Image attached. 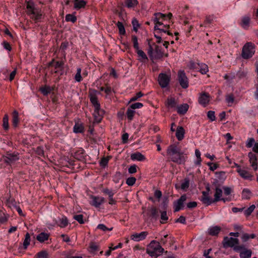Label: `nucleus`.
Returning a JSON list of instances; mask_svg holds the SVG:
<instances>
[{
	"instance_id": "4be33fe9",
	"label": "nucleus",
	"mask_w": 258,
	"mask_h": 258,
	"mask_svg": "<svg viewBox=\"0 0 258 258\" xmlns=\"http://www.w3.org/2000/svg\"><path fill=\"white\" fill-rule=\"evenodd\" d=\"M185 130L182 126H178L175 136L178 141H181L184 137Z\"/></svg>"
},
{
	"instance_id": "680f3d73",
	"label": "nucleus",
	"mask_w": 258,
	"mask_h": 258,
	"mask_svg": "<svg viewBox=\"0 0 258 258\" xmlns=\"http://www.w3.org/2000/svg\"><path fill=\"white\" fill-rule=\"evenodd\" d=\"M189 185V181L188 179H185L184 182L181 184V188L185 190L188 188Z\"/></svg>"
},
{
	"instance_id": "c9c22d12",
	"label": "nucleus",
	"mask_w": 258,
	"mask_h": 258,
	"mask_svg": "<svg viewBox=\"0 0 258 258\" xmlns=\"http://www.w3.org/2000/svg\"><path fill=\"white\" fill-rule=\"evenodd\" d=\"M40 91L43 95H47L52 91L51 88L47 85H44L40 88Z\"/></svg>"
},
{
	"instance_id": "3c124183",
	"label": "nucleus",
	"mask_w": 258,
	"mask_h": 258,
	"mask_svg": "<svg viewBox=\"0 0 258 258\" xmlns=\"http://www.w3.org/2000/svg\"><path fill=\"white\" fill-rule=\"evenodd\" d=\"M255 237V235L254 234H251L250 235H249L247 233H245L243 234V235L241 237V239L243 241H247L249 238L253 239Z\"/></svg>"
},
{
	"instance_id": "052dcab7",
	"label": "nucleus",
	"mask_w": 258,
	"mask_h": 258,
	"mask_svg": "<svg viewBox=\"0 0 258 258\" xmlns=\"http://www.w3.org/2000/svg\"><path fill=\"white\" fill-rule=\"evenodd\" d=\"M74 218L80 224H83L84 223L83 215L82 214L75 215Z\"/></svg>"
},
{
	"instance_id": "ea45409f",
	"label": "nucleus",
	"mask_w": 258,
	"mask_h": 258,
	"mask_svg": "<svg viewBox=\"0 0 258 258\" xmlns=\"http://www.w3.org/2000/svg\"><path fill=\"white\" fill-rule=\"evenodd\" d=\"M195 155L197 157V161H196L195 164L198 165H200L201 164L202 160L201 157V154L199 149H196Z\"/></svg>"
},
{
	"instance_id": "13d9d810",
	"label": "nucleus",
	"mask_w": 258,
	"mask_h": 258,
	"mask_svg": "<svg viewBox=\"0 0 258 258\" xmlns=\"http://www.w3.org/2000/svg\"><path fill=\"white\" fill-rule=\"evenodd\" d=\"M136 181V179L135 177H129L126 179V183L129 186L133 185Z\"/></svg>"
},
{
	"instance_id": "4c0bfd02",
	"label": "nucleus",
	"mask_w": 258,
	"mask_h": 258,
	"mask_svg": "<svg viewBox=\"0 0 258 258\" xmlns=\"http://www.w3.org/2000/svg\"><path fill=\"white\" fill-rule=\"evenodd\" d=\"M214 19H215V17L213 15L206 16L205 20L204 22V24L200 25V27H203V25H206L207 24H209L212 23L214 21Z\"/></svg>"
},
{
	"instance_id": "2eb2a0df",
	"label": "nucleus",
	"mask_w": 258,
	"mask_h": 258,
	"mask_svg": "<svg viewBox=\"0 0 258 258\" xmlns=\"http://www.w3.org/2000/svg\"><path fill=\"white\" fill-rule=\"evenodd\" d=\"M148 233L147 231H143L141 233H135L131 235V239L135 241H140L146 238Z\"/></svg>"
},
{
	"instance_id": "de8ad7c7",
	"label": "nucleus",
	"mask_w": 258,
	"mask_h": 258,
	"mask_svg": "<svg viewBox=\"0 0 258 258\" xmlns=\"http://www.w3.org/2000/svg\"><path fill=\"white\" fill-rule=\"evenodd\" d=\"M30 236L29 233H27L25 235V239L23 242V245L25 248L30 244Z\"/></svg>"
},
{
	"instance_id": "393cba45",
	"label": "nucleus",
	"mask_w": 258,
	"mask_h": 258,
	"mask_svg": "<svg viewBox=\"0 0 258 258\" xmlns=\"http://www.w3.org/2000/svg\"><path fill=\"white\" fill-rule=\"evenodd\" d=\"M136 51L139 57L138 59L139 61L141 62H145L148 60V57L143 50L138 49L136 50Z\"/></svg>"
},
{
	"instance_id": "5fc2aeb1",
	"label": "nucleus",
	"mask_w": 258,
	"mask_h": 258,
	"mask_svg": "<svg viewBox=\"0 0 258 258\" xmlns=\"http://www.w3.org/2000/svg\"><path fill=\"white\" fill-rule=\"evenodd\" d=\"M143 96L141 92L137 93L135 96H133L130 100L129 103L135 101Z\"/></svg>"
},
{
	"instance_id": "c756f323",
	"label": "nucleus",
	"mask_w": 258,
	"mask_h": 258,
	"mask_svg": "<svg viewBox=\"0 0 258 258\" xmlns=\"http://www.w3.org/2000/svg\"><path fill=\"white\" fill-rule=\"evenodd\" d=\"M221 230V228L219 226H214L210 227L209 229V234L212 236H216L218 234Z\"/></svg>"
},
{
	"instance_id": "f03ea898",
	"label": "nucleus",
	"mask_w": 258,
	"mask_h": 258,
	"mask_svg": "<svg viewBox=\"0 0 258 258\" xmlns=\"http://www.w3.org/2000/svg\"><path fill=\"white\" fill-rule=\"evenodd\" d=\"M97 94V91L95 90H91L89 92L90 100L94 107L93 116L95 120L99 122L101 120L104 113L100 108V104L98 101Z\"/></svg>"
},
{
	"instance_id": "72a5a7b5",
	"label": "nucleus",
	"mask_w": 258,
	"mask_h": 258,
	"mask_svg": "<svg viewBox=\"0 0 258 258\" xmlns=\"http://www.w3.org/2000/svg\"><path fill=\"white\" fill-rule=\"evenodd\" d=\"M69 222L66 216H62L59 219L58 225L61 228H64L68 225Z\"/></svg>"
},
{
	"instance_id": "cd10ccee",
	"label": "nucleus",
	"mask_w": 258,
	"mask_h": 258,
	"mask_svg": "<svg viewBox=\"0 0 258 258\" xmlns=\"http://www.w3.org/2000/svg\"><path fill=\"white\" fill-rule=\"evenodd\" d=\"M131 159L133 160L144 161L145 160V156L139 152L135 153L131 155Z\"/></svg>"
},
{
	"instance_id": "e433bc0d",
	"label": "nucleus",
	"mask_w": 258,
	"mask_h": 258,
	"mask_svg": "<svg viewBox=\"0 0 258 258\" xmlns=\"http://www.w3.org/2000/svg\"><path fill=\"white\" fill-rule=\"evenodd\" d=\"M74 132L75 133H81L84 132V126L82 124L76 123L73 128Z\"/></svg>"
},
{
	"instance_id": "c85d7f7f",
	"label": "nucleus",
	"mask_w": 258,
	"mask_h": 258,
	"mask_svg": "<svg viewBox=\"0 0 258 258\" xmlns=\"http://www.w3.org/2000/svg\"><path fill=\"white\" fill-rule=\"evenodd\" d=\"M154 53L155 49L153 50V48L150 46L149 49H148V54L149 57H150L151 59L153 61L154 59L161 58V55H160V54L154 55Z\"/></svg>"
},
{
	"instance_id": "bf43d9fd",
	"label": "nucleus",
	"mask_w": 258,
	"mask_h": 258,
	"mask_svg": "<svg viewBox=\"0 0 258 258\" xmlns=\"http://www.w3.org/2000/svg\"><path fill=\"white\" fill-rule=\"evenodd\" d=\"M207 165L209 167V169H210V170L213 171L217 169L219 166L217 163L211 162L208 163Z\"/></svg>"
},
{
	"instance_id": "473e14b6",
	"label": "nucleus",
	"mask_w": 258,
	"mask_h": 258,
	"mask_svg": "<svg viewBox=\"0 0 258 258\" xmlns=\"http://www.w3.org/2000/svg\"><path fill=\"white\" fill-rule=\"evenodd\" d=\"M13 125L15 127H17L19 122V113L16 110L14 111L13 112Z\"/></svg>"
},
{
	"instance_id": "412c9836",
	"label": "nucleus",
	"mask_w": 258,
	"mask_h": 258,
	"mask_svg": "<svg viewBox=\"0 0 258 258\" xmlns=\"http://www.w3.org/2000/svg\"><path fill=\"white\" fill-rule=\"evenodd\" d=\"M189 108V105L184 103L176 107L177 112L180 115H184L186 113Z\"/></svg>"
},
{
	"instance_id": "f3484780",
	"label": "nucleus",
	"mask_w": 258,
	"mask_h": 258,
	"mask_svg": "<svg viewBox=\"0 0 258 258\" xmlns=\"http://www.w3.org/2000/svg\"><path fill=\"white\" fill-rule=\"evenodd\" d=\"M92 201L91 205L95 207H99V206L104 202V198L101 197L92 196L91 198Z\"/></svg>"
},
{
	"instance_id": "c03bdc74",
	"label": "nucleus",
	"mask_w": 258,
	"mask_h": 258,
	"mask_svg": "<svg viewBox=\"0 0 258 258\" xmlns=\"http://www.w3.org/2000/svg\"><path fill=\"white\" fill-rule=\"evenodd\" d=\"M226 101L228 105L231 106L234 102V97L233 94H229L226 96Z\"/></svg>"
},
{
	"instance_id": "5701e85b",
	"label": "nucleus",
	"mask_w": 258,
	"mask_h": 258,
	"mask_svg": "<svg viewBox=\"0 0 258 258\" xmlns=\"http://www.w3.org/2000/svg\"><path fill=\"white\" fill-rule=\"evenodd\" d=\"M50 236L49 233L41 232L37 235L36 239L40 242L42 243L47 240Z\"/></svg>"
},
{
	"instance_id": "2f4dec72",
	"label": "nucleus",
	"mask_w": 258,
	"mask_h": 258,
	"mask_svg": "<svg viewBox=\"0 0 258 258\" xmlns=\"http://www.w3.org/2000/svg\"><path fill=\"white\" fill-rule=\"evenodd\" d=\"M86 5V2L83 0H75L74 2V7L77 9L84 8Z\"/></svg>"
},
{
	"instance_id": "b1692460",
	"label": "nucleus",
	"mask_w": 258,
	"mask_h": 258,
	"mask_svg": "<svg viewBox=\"0 0 258 258\" xmlns=\"http://www.w3.org/2000/svg\"><path fill=\"white\" fill-rule=\"evenodd\" d=\"M177 105V102H176L175 99L173 97H168L165 102V105L167 107L169 108H176Z\"/></svg>"
},
{
	"instance_id": "a878e982",
	"label": "nucleus",
	"mask_w": 258,
	"mask_h": 258,
	"mask_svg": "<svg viewBox=\"0 0 258 258\" xmlns=\"http://www.w3.org/2000/svg\"><path fill=\"white\" fill-rule=\"evenodd\" d=\"M222 195V190L218 187L216 188L215 192L214 194V202H217L223 200L221 197Z\"/></svg>"
},
{
	"instance_id": "37998d69",
	"label": "nucleus",
	"mask_w": 258,
	"mask_h": 258,
	"mask_svg": "<svg viewBox=\"0 0 258 258\" xmlns=\"http://www.w3.org/2000/svg\"><path fill=\"white\" fill-rule=\"evenodd\" d=\"M135 113V111L132 109L131 107L128 108L126 111V115L128 119L129 120H133L134 115Z\"/></svg>"
},
{
	"instance_id": "a19ab883",
	"label": "nucleus",
	"mask_w": 258,
	"mask_h": 258,
	"mask_svg": "<svg viewBox=\"0 0 258 258\" xmlns=\"http://www.w3.org/2000/svg\"><path fill=\"white\" fill-rule=\"evenodd\" d=\"M251 255V251L250 250H244L240 253L241 258H249Z\"/></svg>"
},
{
	"instance_id": "7ed1b4c3",
	"label": "nucleus",
	"mask_w": 258,
	"mask_h": 258,
	"mask_svg": "<svg viewBox=\"0 0 258 258\" xmlns=\"http://www.w3.org/2000/svg\"><path fill=\"white\" fill-rule=\"evenodd\" d=\"M27 14L31 19L35 23L39 22L44 18L41 10L35 7L34 4L31 2H28L26 6Z\"/></svg>"
},
{
	"instance_id": "6e6552de",
	"label": "nucleus",
	"mask_w": 258,
	"mask_h": 258,
	"mask_svg": "<svg viewBox=\"0 0 258 258\" xmlns=\"http://www.w3.org/2000/svg\"><path fill=\"white\" fill-rule=\"evenodd\" d=\"M171 75L164 73H161L159 75L158 82L162 88L166 87L170 81Z\"/></svg>"
},
{
	"instance_id": "a211bd4d",
	"label": "nucleus",
	"mask_w": 258,
	"mask_h": 258,
	"mask_svg": "<svg viewBox=\"0 0 258 258\" xmlns=\"http://www.w3.org/2000/svg\"><path fill=\"white\" fill-rule=\"evenodd\" d=\"M202 197L201 199V201L203 204L206 205L207 206L210 205L211 204L215 203L214 202V199H212L209 196L208 194L206 191H203L202 192Z\"/></svg>"
},
{
	"instance_id": "6ab92c4d",
	"label": "nucleus",
	"mask_w": 258,
	"mask_h": 258,
	"mask_svg": "<svg viewBox=\"0 0 258 258\" xmlns=\"http://www.w3.org/2000/svg\"><path fill=\"white\" fill-rule=\"evenodd\" d=\"M169 28V25L167 24L166 23H164L163 24H162L160 25V26L158 27V28H154L155 30L156 31L157 33L158 32H163L164 33H167L168 35H171L172 33L168 31V29Z\"/></svg>"
},
{
	"instance_id": "8fccbe9b",
	"label": "nucleus",
	"mask_w": 258,
	"mask_h": 258,
	"mask_svg": "<svg viewBox=\"0 0 258 258\" xmlns=\"http://www.w3.org/2000/svg\"><path fill=\"white\" fill-rule=\"evenodd\" d=\"M66 21L67 22H72L73 23H75L77 21V18L73 15L67 14L66 16Z\"/></svg>"
},
{
	"instance_id": "7c9ffc66",
	"label": "nucleus",
	"mask_w": 258,
	"mask_h": 258,
	"mask_svg": "<svg viewBox=\"0 0 258 258\" xmlns=\"http://www.w3.org/2000/svg\"><path fill=\"white\" fill-rule=\"evenodd\" d=\"M124 4L128 8H133L138 5V2L137 0H125Z\"/></svg>"
},
{
	"instance_id": "ddd939ff",
	"label": "nucleus",
	"mask_w": 258,
	"mask_h": 258,
	"mask_svg": "<svg viewBox=\"0 0 258 258\" xmlns=\"http://www.w3.org/2000/svg\"><path fill=\"white\" fill-rule=\"evenodd\" d=\"M186 196L182 195L177 201H175L173 203L174 211L175 212H178L182 209L183 207V203L186 201Z\"/></svg>"
},
{
	"instance_id": "39448f33",
	"label": "nucleus",
	"mask_w": 258,
	"mask_h": 258,
	"mask_svg": "<svg viewBox=\"0 0 258 258\" xmlns=\"http://www.w3.org/2000/svg\"><path fill=\"white\" fill-rule=\"evenodd\" d=\"M255 45L251 42H247L243 46L241 56L244 59H248L252 56L255 52Z\"/></svg>"
},
{
	"instance_id": "9b49d317",
	"label": "nucleus",
	"mask_w": 258,
	"mask_h": 258,
	"mask_svg": "<svg viewBox=\"0 0 258 258\" xmlns=\"http://www.w3.org/2000/svg\"><path fill=\"white\" fill-rule=\"evenodd\" d=\"M178 78L180 85L183 88H187L188 86V79L183 71H179L178 72Z\"/></svg>"
},
{
	"instance_id": "0e129e2a",
	"label": "nucleus",
	"mask_w": 258,
	"mask_h": 258,
	"mask_svg": "<svg viewBox=\"0 0 258 258\" xmlns=\"http://www.w3.org/2000/svg\"><path fill=\"white\" fill-rule=\"evenodd\" d=\"M101 91H104L106 95H109L111 92V88L110 87L107 86L106 87H101L99 88Z\"/></svg>"
},
{
	"instance_id": "a18cd8bd",
	"label": "nucleus",
	"mask_w": 258,
	"mask_h": 258,
	"mask_svg": "<svg viewBox=\"0 0 258 258\" xmlns=\"http://www.w3.org/2000/svg\"><path fill=\"white\" fill-rule=\"evenodd\" d=\"M255 208V206L254 205H251L249 207L244 210V213L245 215L247 217L250 216Z\"/></svg>"
},
{
	"instance_id": "49530a36",
	"label": "nucleus",
	"mask_w": 258,
	"mask_h": 258,
	"mask_svg": "<svg viewBox=\"0 0 258 258\" xmlns=\"http://www.w3.org/2000/svg\"><path fill=\"white\" fill-rule=\"evenodd\" d=\"M82 70L80 68H79L77 70V73L75 76V80L78 82H80L82 80V77L81 76Z\"/></svg>"
},
{
	"instance_id": "774afa93",
	"label": "nucleus",
	"mask_w": 258,
	"mask_h": 258,
	"mask_svg": "<svg viewBox=\"0 0 258 258\" xmlns=\"http://www.w3.org/2000/svg\"><path fill=\"white\" fill-rule=\"evenodd\" d=\"M36 153L38 155L41 157H43L44 156V152L43 151L42 147H38L37 148L36 150Z\"/></svg>"
},
{
	"instance_id": "0eeeda50",
	"label": "nucleus",
	"mask_w": 258,
	"mask_h": 258,
	"mask_svg": "<svg viewBox=\"0 0 258 258\" xmlns=\"http://www.w3.org/2000/svg\"><path fill=\"white\" fill-rule=\"evenodd\" d=\"M64 63L62 61H55L52 59L49 63L48 66L52 68L51 71L54 73H57L63 69Z\"/></svg>"
},
{
	"instance_id": "e2e57ef3",
	"label": "nucleus",
	"mask_w": 258,
	"mask_h": 258,
	"mask_svg": "<svg viewBox=\"0 0 258 258\" xmlns=\"http://www.w3.org/2000/svg\"><path fill=\"white\" fill-rule=\"evenodd\" d=\"M208 117L211 121H214L216 119L215 112L213 111H209L207 113Z\"/></svg>"
},
{
	"instance_id": "58836bf2",
	"label": "nucleus",
	"mask_w": 258,
	"mask_h": 258,
	"mask_svg": "<svg viewBox=\"0 0 258 258\" xmlns=\"http://www.w3.org/2000/svg\"><path fill=\"white\" fill-rule=\"evenodd\" d=\"M35 258H49V255L46 251L42 250L35 255Z\"/></svg>"
},
{
	"instance_id": "6e6d98bb",
	"label": "nucleus",
	"mask_w": 258,
	"mask_h": 258,
	"mask_svg": "<svg viewBox=\"0 0 258 258\" xmlns=\"http://www.w3.org/2000/svg\"><path fill=\"white\" fill-rule=\"evenodd\" d=\"M90 248L91 249V252H94L98 250L99 246L94 242H91L90 243Z\"/></svg>"
},
{
	"instance_id": "dca6fc26",
	"label": "nucleus",
	"mask_w": 258,
	"mask_h": 258,
	"mask_svg": "<svg viewBox=\"0 0 258 258\" xmlns=\"http://www.w3.org/2000/svg\"><path fill=\"white\" fill-rule=\"evenodd\" d=\"M19 159L18 155L15 154H9L7 156L4 157V162L10 165L18 160Z\"/></svg>"
},
{
	"instance_id": "20e7f679",
	"label": "nucleus",
	"mask_w": 258,
	"mask_h": 258,
	"mask_svg": "<svg viewBox=\"0 0 258 258\" xmlns=\"http://www.w3.org/2000/svg\"><path fill=\"white\" fill-rule=\"evenodd\" d=\"M164 249L160 243L155 240H152L147 246L146 252L151 257L156 258L163 253Z\"/></svg>"
},
{
	"instance_id": "4468645a",
	"label": "nucleus",
	"mask_w": 258,
	"mask_h": 258,
	"mask_svg": "<svg viewBox=\"0 0 258 258\" xmlns=\"http://www.w3.org/2000/svg\"><path fill=\"white\" fill-rule=\"evenodd\" d=\"M191 67L194 69H198L199 72L202 75H205L209 72V67L205 63H198L197 64L192 63Z\"/></svg>"
},
{
	"instance_id": "f704fd0d",
	"label": "nucleus",
	"mask_w": 258,
	"mask_h": 258,
	"mask_svg": "<svg viewBox=\"0 0 258 258\" xmlns=\"http://www.w3.org/2000/svg\"><path fill=\"white\" fill-rule=\"evenodd\" d=\"M251 197V192L248 188H244L242 192V198L245 200L249 199Z\"/></svg>"
},
{
	"instance_id": "09e8293b",
	"label": "nucleus",
	"mask_w": 258,
	"mask_h": 258,
	"mask_svg": "<svg viewBox=\"0 0 258 258\" xmlns=\"http://www.w3.org/2000/svg\"><path fill=\"white\" fill-rule=\"evenodd\" d=\"M110 158L111 157L109 156L102 158L100 161V166L104 167H105L108 164V161Z\"/></svg>"
},
{
	"instance_id": "aec40b11",
	"label": "nucleus",
	"mask_w": 258,
	"mask_h": 258,
	"mask_svg": "<svg viewBox=\"0 0 258 258\" xmlns=\"http://www.w3.org/2000/svg\"><path fill=\"white\" fill-rule=\"evenodd\" d=\"M248 157L251 166L254 170H256L257 169V164L256 155L252 153H249L248 154Z\"/></svg>"
},
{
	"instance_id": "f257e3e1",
	"label": "nucleus",
	"mask_w": 258,
	"mask_h": 258,
	"mask_svg": "<svg viewBox=\"0 0 258 258\" xmlns=\"http://www.w3.org/2000/svg\"><path fill=\"white\" fill-rule=\"evenodd\" d=\"M167 154L171 161L178 164L184 163L187 159V157L174 145H170L168 147Z\"/></svg>"
},
{
	"instance_id": "338daca9",
	"label": "nucleus",
	"mask_w": 258,
	"mask_h": 258,
	"mask_svg": "<svg viewBox=\"0 0 258 258\" xmlns=\"http://www.w3.org/2000/svg\"><path fill=\"white\" fill-rule=\"evenodd\" d=\"M3 126L6 130L9 127L8 116L6 115L3 118Z\"/></svg>"
},
{
	"instance_id": "9d476101",
	"label": "nucleus",
	"mask_w": 258,
	"mask_h": 258,
	"mask_svg": "<svg viewBox=\"0 0 258 258\" xmlns=\"http://www.w3.org/2000/svg\"><path fill=\"white\" fill-rule=\"evenodd\" d=\"M236 171L239 175L244 179L251 180L253 175L244 168H242L239 165L236 164Z\"/></svg>"
},
{
	"instance_id": "1a4fd4ad",
	"label": "nucleus",
	"mask_w": 258,
	"mask_h": 258,
	"mask_svg": "<svg viewBox=\"0 0 258 258\" xmlns=\"http://www.w3.org/2000/svg\"><path fill=\"white\" fill-rule=\"evenodd\" d=\"M166 15L162 13H155L153 20L155 24L154 28H158L160 25L163 24L166 20Z\"/></svg>"
},
{
	"instance_id": "69168bd1",
	"label": "nucleus",
	"mask_w": 258,
	"mask_h": 258,
	"mask_svg": "<svg viewBox=\"0 0 258 258\" xmlns=\"http://www.w3.org/2000/svg\"><path fill=\"white\" fill-rule=\"evenodd\" d=\"M143 106V104L142 103L137 102V103H135L134 104H132L131 105L130 107L132 109H133V110H134L135 109L141 108Z\"/></svg>"
},
{
	"instance_id": "603ef678",
	"label": "nucleus",
	"mask_w": 258,
	"mask_h": 258,
	"mask_svg": "<svg viewBox=\"0 0 258 258\" xmlns=\"http://www.w3.org/2000/svg\"><path fill=\"white\" fill-rule=\"evenodd\" d=\"M132 40L133 42L134 47L136 49V50L139 49L137 37L135 35H133L132 36Z\"/></svg>"
},
{
	"instance_id": "f8f14e48",
	"label": "nucleus",
	"mask_w": 258,
	"mask_h": 258,
	"mask_svg": "<svg viewBox=\"0 0 258 258\" xmlns=\"http://www.w3.org/2000/svg\"><path fill=\"white\" fill-rule=\"evenodd\" d=\"M211 96L208 93L206 92H203L200 94L198 102L204 107L207 106L210 101Z\"/></svg>"
},
{
	"instance_id": "864d4df0",
	"label": "nucleus",
	"mask_w": 258,
	"mask_h": 258,
	"mask_svg": "<svg viewBox=\"0 0 258 258\" xmlns=\"http://www.w3.org/2000/svg\"><path fill=\"white\" fill-rule=\"evenodd\" d=\"M97 229H100L103 231H106L107 230L111 231L113 229V227H111L110 228H107L104 224H100L97 227Z\"/></svg>"
},
{
	"instance_id": "79ce46f5",
	"label": "nucleus",
	"mask_w": 258,
	"mask_h": 258,
	"mask_svg": "<svg viewBox=\"0 0 258 258\" xmlns=\"http://www.w3.org/2000/svg\"><path fill=\"white\" fill-rule=\"evenodd\" d=\"M116 26H117L118 30H119V33L120 35H123L125 34V30L124 27V26L122 24V23L120 22H118L116 23Z\"/></svg>"
},
{
	"instance_id": "423d86ee",
	"label": "nucleus",
	"mask_w": 258,
	"mask_h": 258,
	"mask_svg": "<svg viewBox=\"0 0 258 258\" xmlns=\"http://www.w3.org/2000/svg\"><path fill=\"white\" fill-rule=\"evenodd\" d=\"M238 243V239L232 237H226L223 240V245L224 247H234V249L238 251L243 248L242 246L236 245Z\"/></svg>"
},
{
	"instance_id": "4d7b16f0",
	"label": "nucleus",
	"mask_w": 258,
	"mask_h": 258,
	"mask_svg": "<svg viewBox=\"0 0 258 258\" xmlns=\"http://www.w3.org/2000/svg\"><path fill=\"white\" fill-rule=\"evenodd\" d=\"M168 218L167 215V213L166 211H163L161 212V223H164L168 220Z\"/></svg>"
},
{
	"instance_id": "bb28decb",
	"label": "nucleus",
	"mask_w": 258,
	"mask_h": 258,
	"mask_svg": "<svg viewBox=\"0 0 258 258\" xmlns=\"http://www.w3.org/2000/svg\"><path fill=\"white\" fill-rule=\"evenodd\" d=\"M250 23V18L248 16H244L241 19L240 25L244 29H247Z\"/></svg>"
}]
</instances>
